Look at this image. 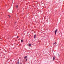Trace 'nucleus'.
Returning a JSON list of instances; mask_svg holds the SVG:
<instances>
[{
	"label": "nucleus",
	"instance_id": "obj_15",
	"mask_svg": "<svg viewBox=\"0 0 64 64\" xmlns=\"http://www.w3.org/2000/svg\"><path fill=\"white\" fill-rule=\"evenodd\" d=\"M15 23H16V22H15Z\"/></svg>",
	"mask_w": 64,
	"mask_h": 64
},
{
	"label": "nucleus",
	"instance_id": "obj_4",
	"mask_svg": "<svg viewBox=\"0 0 64 64\" xmlns=\"http://www.w3.org/2000/svg\"><path fill=\"white\" fill-rule=\"evenodd\" d=\"M36 34H35L34 35V38H36Z\"/></svg>",
	"mask_w": 64,
	"mask_h": 64
},
{
	"label": "nucleus",
	"instance_id": "obj_14",
	"mask_svg": "<svg viewBox=\"0 0 64 64\" xmlns=\"http://www.w3.org/2000/svg\"><path fill=\"white\" fill-rule=\"evenodd\" d=\"M59 56H60L59 54H58V56H59Z\"/></svg>",
	"mask_w": 64,
	"mask_h": 64
},
{
	"label": "nucleus",
	"instance_id": "obj_2",
	"mask_svg": "<svg viewBox=\"0 0 64 64\" xmlns=\"http://www.w3.org/2000/svg\"><path fill=\"white\" fill-rule=\"evenodd\" d=\"M24 59H26V58H27V56H25L24 57Z\"/></svg>",
	"mask_w": 64,
	"mask_h": 64
},
{
	"label": "nucleus",
	"instance_id": "obj_8",
	"mask_svg": "<svg viewBox=\"0 0 64 64\" xmlns=\"http://www.w3.org/2000/svg\"><path fill=\"white\" fill-rule=\"evenodd\" d=\"M8 16H9V17L10 18V16L9 15H8Z\"/></svg>",
	"mask_w": 64,
	"mask_h": 64
},
{
	"label": "nucleus",
	"instance_id": "obj_12",
	"mask_svg": "<svg viewBox=\"0 0 64 64\" xmlns=\"http://www.w3.org/2000/svg\"><path fill=\"white\" fill-rule=\"evenodd\" d=\"M56 43V42H55L54 43V44H55Z\"/></svg>",
	"mask_w": 64,
	"mask_h": 64
},
{
	"label": "nucleus",
	"instance_id": "obj_7",
	"mask_svg": "<svg viewBox=\"0 0 64 64\" xmlns=\"http://www.w3.org/2000/svg\"><path fill=\"white\" fill-rule=\"evenodd\" d=\"M16 7H17V8H18V5H17L16 6Z\"/></svg>",
	"mask_w": 64,
	"mask_h": 64
},
{
	"label": "nucleus",
	"instance_id": "obj_1",
	"mask_svg": "<svg viewBox=\"0 0 64 64\" xmlns=\"http://www.w3.org/2000/svg\"><path fill=\"white\" fill-rule=\"evenodd\" d=\"M56 32H57V29H56L55 31V34L56 35Z\"/></svg>",
	"mask_w": 64,
	"mask_h": 64
},
{
	"label": "nucleus",
	"instance_id": "obj_13",
	"mask_svg": "<svg viewBox=\"0 0 64 64\" xmlns=\"http://www.w3.org/2000/svg\"><path fill=\"white\" fill-rule=\"evenodd\" d=\"M17 38H19V37H18V36H17Z\"/></svg>",
	"mask_w": 64,
	"mask_h": 64
},
{
	"label": "nucleus",
	"instance_id": "obj_10",
	"mask_svg": "<svg viewBox=\"0 0 64 64\" xmlns=\"http://www.w3.org/2000/svg\"><path fill=\"white\" fill-rule=\"evenodd\" d=\"M19 60H18V62H19Z\"/></svg>",
	"mask_w": 64,
	"mask_h": 64
},
{
	"label": "nucleus",
	"instance_id": "obj_6",
	"mask_svg": "<svg viewBox=\"0 0 64 64\" xmlns=\"http://www.w3.org/2000/svg\"><path fill=\"white\" fill-rule=\"evenodd\" d=\"M21 42H23V40H21Z\"/></svg>",
	"mask_w": 64,
	"mask_h": 64
},
{
	"label": "nucleus",
	"instance_id": "obj_5",
	"mask_svg": "<svg viewBox=\"0 0 64 64\" xmlns=\"http://www.w3.org/2000/svg\"><path fill=\"white\" fill-rule=\"evenodd\" d=\"M31 46V44H28V46Z\"/></svg>",
	"mask_w": 64,
	"mask_h": 64
},
{
	"label": "nucleus",
	"instance_id": "obj_3",
	"mask_svg": "<svg viewBox=\"0 0 64 64\" xmlns=\"http://www.w3.org/2000/svg\"><path fill=\"white\" fill-rule=\"evenodd\" d=\"M53 60H55V56H54L53 57Z\"/></svg>",
	"mask_w": 64,
	"mask_h": 64
},
{
	"label": "nucleus",
	"instance_id": "obj_11",
	"mask_svg": "<svg viewBox=\"0 0 64 64\" xmlns=\"http://www.w3.org/2000/svg\"><path fill=\"white\" fill-rule=\"evenodd\" d=\"M18 64H19V62H18Z\"/></svg>",
	"mask_w": 64,
	"mask_h": 64
},
{
	"label": "nucleus",
	"instance_id": "obj_9",
	"mask_svg": "<svg viewBox=\"0 0 64 64\" xmlns=\"http://www.w3.org/2000/svg\"><path fill=\"white\" fill-rule=\"evenodd\" d=\"M28 59L27 58L26 59V61H27V60Z\"/></svg>",
	"mask_w": 64,
	"mask_h": 64
}]
</instances>
